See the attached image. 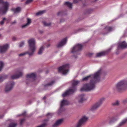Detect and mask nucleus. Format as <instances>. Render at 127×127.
Wrapping results in <instances>:
<instances>
[{"label":"nucleus","instance_id":"f257e3e1","mask_svg":"<svg viewBox=\"0 0 127 127\" xmlns=\"http://www.w3.org/2000/svg\"><path fill=\"white\" fill-rule=\"evenodd\" d=\"M101 70H99L94 74L91 75L83 78L82 81H87L93 77V79L90 80V83L84 85L83 87L80 89V91H88L94 89L95 87V84L99 81V76Z\"/></svg>","mask_w":127,"mask_h":127},{"label":"nucleus","instance_id":"f03ea898","mask_svg":"<svg viewBox=\"0 0 127 127\" xmlns=\"http://www.w3.org/2000/svg\"><path fill=\"white\" fill-rule=\"evenodd\" d=\"M28 43L29 44L30 50L31 51V52L30 53L27 52L26 53H21L19 55V56H20L24 55L26 54L27 53L30 56L33 55L34 52L36 49V48L35 45V40L34 39L31 38L28 40Z\"/></svg>","mask_w":127,"mask_h":127},{"label":"nucleus","instance_id":"7ed1b4c3","mask_svg":"<svg viewBox=\"0 0 127 127\" xmlns=\"http://www.w3.org/2000/svg\"><path fill=\"white\" fill-rule=\"evenodd\" d=\"M127 86V81L126 80H121L115 85V90L120 91L126 89Z\"/></svg>","mask_w":127,"mask_h":127},{"label":"nucleus","instance_id":"20e7f679","mask_svg":"<svg viewBox=\"0 0 127 127\" xmlns=\"http://www.w3.org/2000/svg\"><path fill=\"white\" fill-rule=\"evenodd\" d=\"M1 3L2 7L0 8V14L2 15L5 14L7 11L9 7V3L7 2H4L3 0H0V4Z\"/></svg>","mask_w":127,"mask_h":127},{"label":"nucleus","instance_id":"39448f33","mask_svg":"<svg viewBox=\"0 0 127 127\" xmlns=\"http://www.w3.org/2000/svg\"><path fill=\"white\" fill-rule=\"evenodd\" d=\"M83 48V45L81 44H77L72 49L71 52L75 54H77L78 52L81 51Z\"/></svg>","mask_w":127,"mask_h":127},{"label":"nucleus","instance_id":"423d86ee","mask_svg":"<svg viewBox=\"0 0 127 127\" xmlns=\"http://www.w3.org/2000/svg\"><path fill=\"white\" fill-rule=\"evenodd\" d=\"M69 67V65L66 64L59 67L58 68L59 72H63V74H66L68 72V69Z\"/></svg>","mask_w":127,"mask_h":127},{"label":"nucleus","instance_id":"0eeeda50","mask_svg":"<svg viewBox=\"0 0 127 127\" xmlns=\"http://www.w3.org/2000/svg\"><path fill=\"white\" fill-rule=\"evenodd\" d=\"M15 83L13 81H10L7 84L5 89V91L7 92L10 91L13 88L14 85Z\"/></svg>","mask_w":127,"mask_h":127},{"label":"nucleus","instance_id":"6e6552de","mask_svg":"<svg viewBox=\"0 0 127 127\" xmlns=\"http://www.w3.org/2000/svg\"><path fill=\"white\" fill-rule=\"evenodd\" d=\"M104 100V98L101 99L98 102L92 106L91 108V110L92 111L95 110L101 105Z\"/></svg>","mask_w":127,"mask_h":127},{"label":"nucleus","instance_id":"1a4fd4ad","mask_svg":"<svg viewBox=\"0 0 127 127\" xmlns=\"http://www.w3.org/2000/svg\"><path fill=\"white\" fill-rule=\"evenodd\" d=\"M88 119V118L84 116L79 120L76 127H81V126L84 123L87 121Z\"/></svg>","mask_w":127,"mask_h":127},{"label":"nucleus","instance_id":"9d476101","mask_svg":"<svg viewBox=\"0 0 127 127\" xmlns=\"http://www.w3.org/2000/svg\"><path fill=\"white\" fill-rule=\"evenodd\" d=\"M75 92V89L72 90L71 89H69L68 90L66 91L62 94V96L63 97L68 95H69L72 94Z\"/></svg>","mask_w":127,"mask_h":127},{"label":"nucleus","instance_id":"9b49d317","mask_svg":"<svg viewBox=\"0 0 127 127\" xmlns=\"http://www.w3.org/2000/svg\"><path fill=\"white\" fill-rule=\"evenodd\" d=\"M9 45L8 44H5L3 46H0V52L3 53L5 52L8 48Z\"/></svg>","mask_w":127,"mask_h":127},{"label":"nucleus","instance_id":"f8f14e48","mask_svg":"<svg viewBox=\"0 0 127 127\" xmlns=\"http://www.w3.org/2000/svg\"><path fill=\"white\" fill-rule=\"evenodd\" d=\"M79 82V81L77 80H73L72 81V87L71 89L74 90L75 89V92L76 90V86Z\"/></svg>","mask_w":127,"mask_h":127},{"label":"nucleus","instance_id":"ddd939ff","mask_svg":"<svg viewBox=\"0 0 127 127\" xmlns=\"http://www.w3.org/2000/svg\"><path fill=\"white\" fill-rule=\"evenodd\" d=\"M118 47L122 49L125 48L127 47V44L125 41H123L119 44Z\"/></svg>","mask_w":127,"mask_h":127},{"label":"nucleus","instance_id":"4468645a","mask_svg":"<svg viewBox=\"0 0 127 127\" xmlns=\"http://www.w3.org/2000/svg\"><path fill=\"white\" fill-rule=\"evenodd\" d=\"M67 41V38H65L63 39L57 45V47H59L63 46L65 44Z\"/></svg>","mask_w":127,"mask_h":127},{"label":"nucleus","instance_id":"2eb2a0df","mask_svg":"<svg viewBox=\"0 0 127 127\" xmlns=\"http://www.w3.org/2000/svg\"><path fill=\"white\" fill-rule=\"evenodd\" d=\"M63 120L60 119L58 120L53 125V127H57L63 122Z\"/></svg>","mask_w":127,"mask_h":127},{"label":"nucleus","instance_id":"dca6fc26","mask_svg":"<svg viewBox=\"0 0 127 127\" xmlns=\"http://www.w3.org/2000/svg\"><path fill=\"white\" fill-rule=\"evenodd\" d=\"M22 74L21 72H19L18 74L14 75L11 76V78L12 79H17L21 77Z\"/></svg>","mask_w":127,"mask_h":127},{"label":"nucleus","instance_id":"f3484780","mask_svg":"<svg viewBox=\"0 0 127 127\" xmlns=\"http://www.w3.org/2000/svg\"><path fill=\"white\" fill-rule=\"evenodd\" d=\"M69 102L67 100L63 99L61 102L60 104V109H61L63 107L64 105L68 104Z\"/></svg>","mask_w":127,"mask_h":127},{"label":"nucleus","instance_id":"a211bd4d","mask_svg":"<svg viewBox=\"0 0 127 127\" xmlns=\"http://www.w3.org/2000/svg\"><path fill=\"white\" fill-rule=\"evenodd\" d=\"M26 78H32L33 80H35L36 78V75L35 74L32 73L31 74L27 75Z\"/></svg>","mask_w":127,"mask_h":127},{"label":"nucleus","instance_id":"6ab92c4d","mask_svg":"<svg viewBox=\"0 0 127 127\" xmlns=\"http://www.w3.org/2000/svg\"><path fill=\"white\" fill-rule=\"evenodd\" d=\"M85 95L83 94L80 95L79 96L80 99L79 100V102H82L83 101L86 99L84 98Z\"/></svg>","mask_w":127,"mask_h":127},{"label":"nucleus","instance_id":"aec40b11","mask_svg":"<svg viewBox=\"0 0 127 127\" xmlns=\"http://www.w3.org/2000/svg\"><path fill=\"white\" fill-rule=\"evenodd\" d=\"M27 22V23L26 24L23 25L22 26V28L25 27L26 26L29 25L30 24V23H31V19L29 18H28Z\"/></svg>","mask_w":127,"mask_h":127},{"label":"nucleus","instance_id":"412c9836","mask_svg":"<svg viewBox=\"0 0 127 127\" xmlns=\"http://www.w3.org/2000/svg\"><path fill=\"white\" fill-rule=\"evenodd\" d=\"M21 10L20 7H18L16 8H13L12 9V10L14 12V13L19 12Z\"/></svg>","mask_w":127,"mask_h":127},{"label":"nucleus","instance_id":"4be33fe9","mask_svg":"<svg viewBox=\"0 0 127 127\" xmlns=\"http://www.w3.org/2000/svg\"><path fill=\"white\" fill-rule=\"evenodd\" d=\"M127 121V118L125 119L121 122L119 124V127L123 125Z\"/></svg>","mask_w":127,"mask_h":127},{"label":"nucleus","instance_id":"5701e85b","mask_svg":"<svg viewBox=\"0 0 127 127\" xmlns=\"http://www.w3.org/2000/svg\"><path fill=\"white\" fill-rule=\"evenodd\" d=\"M105 54V53L104 52H102L97 53L96 54V57H99L104 55Z\"/></svg>","mask_w":127,"mask_h":127},{"label":"nucleus","instance_id":"b1692460","mask_svg":"<svg viewBox=\"0 0 127 127\" xmlns=\"http://www.w3.org/2000/svg\"><path fill=\"white\" fill-rule=\"evenodd\" d=\"M7 77V76L6 75H4L2 76H0V82L3 81V80L6 78Z\"/></svg>","mask_w":127,"mask_h":127},{"label":"nucleus","instance_id":"393cba45","mask_svg":"<svg viewBox=\"0 0 127 127\" xmlns=\"http://www.w3.org/2000/svg\"><path fill=\"white\" fill-rule=\"evenodd\" d=\"M55 83V81H52L51 82L48 83L46 85H44V87H47L48 86H52Z\"/></svg>","mask_w":127,"mask_h":127},{"label":"nucleus","instance_id":"a878e982","mask_svg":"<svg viewBox=\"0 0 127 127\" xmlns=\"http://www.w3.org/2000/svg\"><path fill=\"white\" fill-rule=\"evenodd\" d=\"M65 5L67 6L69 8H71L72 6V4L70 2H66L64 3Z\"/></svg>","mask_w":127,"mask_h":127},{"label":"nucleus","instance_id":"bb28decb","mask_svg":"<svg viewBox=\"0 0 127 127\" xmlns=\"http://www.w3.org/2000/svg\"><path fill=\"white\" fill-rule=\"evenodd\" d=\"M105 29L108 32L111 31L112 30V28L111 27H107L105 28Z\"/></svg>","mask_w":127,"mask_h":127},{"label":"nucleus","instance_id":"cd10ccee","mask_svg":"<svg viewBox=\"0 0 127 127\" xmlns=\"http://www.w3.org/2000/svg\"><path fill=\"white\" fill-rule=\"evenodd\" d=\"M44 50V47L43 46H42L40 48L39 51L38 52V54H41L42 53V51H43Z\"/></svg>","mask_w":127,"mask_h":127},{"label":"nucleus","instance_id":"c85d7f7f","mask_svg":"<svg viewBox=\"0 0 127 127\" xmlns=\"http://www.w3.org/2000/svg\"><path fill=\"white\" fill-rule=\"evenodd\" d=\"M45 11L44 10H43L42 11H40L36 13V15L37 16L41 15Z\"/></svg>","mask_w":127,"mask_h":127},{"label":"nucleus","instance_id":"c756f323","mask_svg":"<svg viewBox=\"0 0 127 127\" xmlns=\"http://www.w3.org/2000/svg\"><path fill=\"white\" fill-rule=\"evenodd\" d=\"M16 123H12L9 125L8 127H16Z\"/></svg>","mask_w":127,"mask_h":127},{"label":"nucleus","instance_id":"7c9ffc66","mask_svg":"<svg viewBox=\"0 0 127 127\" xmlns=\"http://www.w3.org/2000/svg\"><path fill=\"white\" fill-rule=\"evenodd\" d=\"M3 65L4 64L3 63L2 61H0V71L2 69Z\"/></svg>","mask_w":127,"mask_h":127},{"label":"nucleus","instance_id":"2f4dec72","mask_svg":"<svg viewBox=\"0 0 127 127\" xmlns=\"http://www.w3.org/2000/svg\"><path fill=\"white\" fill-rule=\"evenodd\" d=\"M43 24L45 26H50L51 24V23H46L45 21H44L43 22Z\"/></svg>","mask_w":127,"mask_h":127},{"label":"nucleus","instance_id":"473e14b6","mask_svg":"<svg viewBox=\"0 0 127 127\" xmlns=\"http://www.w3.org/2000/svg\"><path fill=\"white\" fill-rule=\"evenodd\" d=\"M47 124L46 123H44L36 127H45L47 126Z\"/></svg>","mask_w":127,"mask_h":127},{"label":"nucleus","instance_id":"72a5a7b5","mask_svg":"<svg viewBox=\"0 0 127 127\" xmlns=\"http://www.w3.org/2000/svg\"><path fill=\"white\" fill-rule=\"evenodd\" d=\"M119 103V102L118 101H116L115 102L113 103V105H118Z\"/></svg>","mask_w":127,"mask_h":127},{"label":"nucleus","instance_id":"f704fd0d","mask_svg":"<svg viewBox=\"0 0 127 127\" xmlns=\"http://www.w3.org/2000/svg\"><path fill=\"white\" fill-rule=\"evenodd\" d=\"M33 0H27L26 2L25 3L26 4H28L32 2Z\"/></svg>","mask_w":127,"mask_h":127},{"label":"nucleus","instance_id":"c9c22d12","mask_svg":"<svg viewBox=\"0 0 127 127\" xmlns=\"http://www.w3.org/2000/svg\"><path fill=\"white\" fill-rule=\"evenodd\" d=\"M63 14V12L62 11H60L58 12L57 14V15L58 16L60 15H62Z\"/></svg>","mask_w":127,"mask_h":127},{"label":"nucleus","instance_id":"e433bc0d","mask_svg":"<svg viewBox=\"0 0 127 127\" xmlns=\"http://www.w3.org/2000/svg\"><path fill=\"white\" fill-rule=\"evenodd\" d=\"M6 19L5 18H3L2 20L0 22V24L1 25H2L4 24V21Z\"/></svg>","mask_w":127,"mask_h":127},{"label":"nucleus","instance_id":"4c0bfd02","mask_svg":"<svg viewBox=\"0 0 127 127\" xmlns=\"http://www.w3.org/2000/svg\"><path fill=\"white\" fill-rule=\"evenodd\" d=\"M25 120V119H23L21 120L20 123V125H22L23 124Z\"/></svg>","mask_w":127,"mask_h":127},{"label":"nucleus","instance_id":"58836bf2","mask_svg":"<svg viewBox=\"0 0 127 127\" xmlns=\"http://www.w3.org/2000/svg\"><path fill=\"white\" fill-rule=\"evenodd\" d=\"M24 42H21L20 44L19 47H21L22 46L24 45Z\"/></svg>","mask_w":127,"mask_h":127},{"label":"nucleus","instance_id":"ea45409f","mask_svg":"<svg viewBox=\"0 0 127 127\" xmlns=\"http://www.w3.org/2000/svg\"><path fill=\"white\" fill-rule=\"evenodd\" d=\"M81 0H74L73 2L75 3H77Z\"/></svg>","mask_w":127,"mask_h":127},{"label":"nucleus","instance_id":"a19ab883","mask_svg":"<svg viewBox=\"0 0 127 127\" xmlns=\"http://www.w3.org/2000/svg\"><path fill=\"white\" fill-rule=\"evenodd\" d=\"M106 120L103 121L101 122V124L103 125V124H104L105 123H106Z\"/></svg>","mask_w":127,"mask_h":127},{"label":"nucleus","instance_id":"79ce46f5","mask_svg":"<svg viewBox=\"0 0 127 127\" xmlns=\"http://www.w3.org/2000/svg\"><path fill=\"white\" fill-rule=\"evenodd\" d=\"M52 114L51 113H48L47 114V116H52Z\"/></svg>","mask_w":127,"mask_h":127},{"label":"nucleus","instance_id":"37998d69","mask_svg":"<svg viewBox=\"0 0 127 127\" xmlns=\"http://www.w3.org/2000/svg\"><path fill=\"white\" fill-rule=\"evenodd\" d=\"M26 112H24L22 114V115L24 116H25L26 115Z\"/></svg>","mask_w":127,"mask_h":127},{"label":"nucleus","instance_id":"c03bdc74","mask_svg":"<svg viewBox=\"0 0 127 127\" xmlns=\"http://www.w3.org/2000/svg\"><path fill=\"white\" fill-rule=\"evenodd\" d=\"M16 23V21H14V22H12L11 23L12 24H13L15 23Z\"/></svg>","mask_w":127,"mask_h":127},{"label":"nucleus","instance_id":"a18cd8bd","mask_svg":"<svg viewBox=\"0 0 127 127\" xmlns=\"http://www.w3.org/2000/svg\"><path fill=\"white\" fill-rule=\"evenodd\" d=\"M93 54L92 53H89V54L88 55L89 56H92Z\"/></svg>","mask_w":127,"mask_h":127},{"label":"nucleus","instance_id":"49530a36","mask_svg":"<svg viewBox=\"0 0 127 127\" xmlns=\"http://www.w3.org/2000/svg\"><path fill=\"white\" fill-rule=\"evenodd\" d=\"M16 39V38L15 37H13L12 38V40H15Z\"/></svg>","mask_w":127,"mask_h":127},{"label":"nucleus","instance_id":"de8ad7c7","mask_svg":"<svg viewBox=\"0 0 127 127\" xmlns=\"http://www.w3.org/2000/svg\"><path fill=\"white\" fill-rule=\"evenodd\" d=\"M4 116L3 115H0V118H1L3 117Z\"/></svg>","mask_w":127,"mask_h":127},{"label":"nucleus","instance_id":"09e8293b","mask_svg":"<svg viewBox=\"0 0 127 127\" xmlns=\"http://www.w3.org/2000/svg\"><path fill=\"white\" fill-rule=\"evenodd\" d=\"M64 20L63 19H61L60 20V22H62L64 21Z\"/></svg>","mask_w":127,"mask_h":127},{"label":"nucleus","instance_id":"8fccbe9b","mask_svg":"<svg viewBox=\"0 0 127 127\" xmlns=\"http://www.w3.org/2000/svg\"><path fill=\"white\" fill-rule=\"evenodd\" d=\"M127 102V100H124L123 101V102L124 103H126Z\"/></svg>","mask_w":127,"mask_h":127},{"label":"nucleus","instance_id":"3c124183","mask_svg":"<svg viewBox=\"0 0 127 127\" xmlns=\"http://www.w3.org/2000/svg\"><path fill=\"white\" fill-rule=\"evenodd\" d=\"M48 119H45L44 120V121L45 122H47V121H48Z\"/></svg>","mask_w":127,"mask_h":127},{"label":"nucleus","instance_id":"603ef678","mask_svg":"<svg viewBox=\"0 0 127 127\" xmlns=\"http://www.w3.org/2000/svg\"><path fill=\"white\" fill-rule=\"evenodd\" d=\"M46 96H44V97H43V99H46Z\"/></svg>","mask_w":127,"mask_h":127},{"label":"nucleus","instance_id":"864d4df0","mask_svg":"<svg viewBox=\"0 0 127 127\" xmlns=\"http://www.w3.org/2000/svg\"><path fill=\"white\" fill-rule=\"evenodd\" d=\"M40 32L41 33H42L43 32L42 31H40Z\"/></svg>","mask_w":127,"mask_h":127},{"label":"nucleus","instance_id":"5fc2aeb1","mask_svg":"<svg viewBox=\"0 0 127 127\" xmlns=\"http://www.w3.org/2000/svg\"><path fill=\"white\" fill-rule=\"evenodd\" d=\"M97 0H94V1H97Z\"/></svg>","mask_w":127,"mask_h":127},{"label":"nucleus","instance_id":"6e6d98bb","mask_svg":"<svg viewBox=\"0 0 127 127\" xmlns=\"http://www.w3.org/2000/svg\"><path fill=\"white\" fill-rule=\"evenodd\" d=\"M111 123V121H110V122H109V123H110H110Z\"/></svg>","mask_w":127,"mask_h":127},{"label":"nucleus","instance_id":"4d7b16f0","mask_svg":"<svg viewBox=\"0 0 127 127\" xmlns=\"http://www.w3.org/2000/svg\"><path fill=\"white\" fill-rule=\"evenodd\" d=\"M1 34H0V37H1Z\"/></svg>","mask_w":127,"mask_h":127},{"label":"nucleus","instance_id":"13d9d810","mask_svg":"<svg viewBox=\"0 0 127 127\" xmlns=\"http://www.w3.org/2000/svg\"><path fill=\"white\" fill-rule=\"evenodd\" d=\"M74 56V57H75V58H76L77 57L76 56Z\"/></svg>","mask_w":127,"mask_h":127},{"label":"nucleus","instance_id":"bf43d9fd","mask_svg":"<svg viewBox=\"0 0 127 127\" xmlns=\"http://www.w3.org/2000/svg\"><path fill=\"white\" fill-rule=\"evenodd\" d=\"M49 46V45H48V47Z\"/></svg>","mask_w":127,"mask_h":127}]
</instances>
